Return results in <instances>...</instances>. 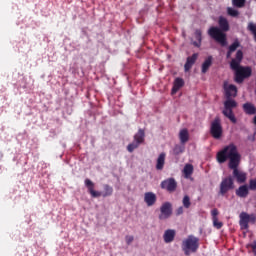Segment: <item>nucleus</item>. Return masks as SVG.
<instances>
[{"label": "nucleus", "mask_w": 256, "mask_h": 256, "mask_svg": "<svg viewBox=\"0 0 256 256\" xmlns=\"http://www.w3.org/2000/svg\"><path fill=\"white\" fill-rule=\"evenodd\" d=\"M231 55H233V52L228 49V51L226 53V59H231Z\"/></svg>", "instance_id": "38"}, {"label": "nucleus", "mask_w": 256, "mask_h": 256, "mask_svg": "<svg viewBox=\"0 0 256 256\" xmlns=\"http://www.w3.org/2000/svg\"><path fill=\"white\" fill-rule=\"evenodd\" d=\"M217 215H219V210L217 208L212 209L211 210L212 220L218 219Z\"/></svg>", "instance_id": "34"}, {"label": "nucleus", "mask_w": 256, "mask_h": 256, "mask_svg": "<svg viewBox=\"0 0 256 256\" xmlns=\"http://www.w3.org/2000/svg\"><path fill=\"white\" fill-rule=\"evenodd\" d=\"M250 247H251L254 255L256 256V240L252 244H250Z\"/></svg>", "instance_id": "36"}, {"label": "nucleus", "mask_w": 256, "mask_h": 256, "mask_svg": "<svg viewBox=\"0 0 256 256\" xmlns=\"http://www.w3.org/2000/svg\"><path fill=\"white\" fill-rule=\"evenodd\" d=\"M245 1L246 0H232V5L241 9L242 7H245Z\"/></svg>", "instance_id": "30"}, {"label": "nucleus", "mask_w": 256, "mask_h": 256, "mask_svg": "<svg viewBox=\"0 0 256 256\" xmlns=\"http://www.w3.org/2000/svg\"><path fill=\"white\" fill-rule=\"evenodd\" d=\"M183 85H185V81L182 78H176L172 88V93H177V91H179Z\"/></svg>", "instance_id": "23"}, {"label": "nucleus", "mask_w": 256, "mask_h": 256, "mask_svg": "<svg viewBox=\"0 0 256 256\" xmlns=\"http://www.w3.org/2000/svg\"><path fill=\"white\" fill-rule=\"evenodd\" d=\"M253 123H254V125H256V116H254V118H253Z\"/></svg>", "instance_id": "39"}, {"label": "nucleus", "mask_w": 256, "mask_h": 256, "mask_svg": "<svg viewBox=\"0 0 256 256\" xmlns=\"http://www.w3.org/2000/svg\"><path fill=\"white\" fill-rule=\"evenodd\" d=\"M173 215V204L171 202H164L160 207V214L158 219L160 221H166Z\"/></svg>", "instance_id": "9"}, {"label": "nucleus", "mask_w": 256, "mask_h": 256, "mask_svg": "<svg viewBox=\"0 0 256 256\" xmlns=\"http://www.w3.org/2000/svg\"><path fill=\"white\" fill-rule=\"evenodd\" d=\"M237 197L245 199L249 195V187L247 185H242L236 190Z\"/></svg>", "instance_id": "18"}, {"label": "nucleus", "mask_w": 256, "mask_h": 256, "mask_svg": "<svg viewBox=\"0 0 256 256\" xmlns=\"http://www.w3.org/2000/svg\"><path fill=\"white\" fill-rule=\"evenodd\" d=\"M179 139H180V143L182 145H185V143H187V141H189V130H187L185 128L180 130Z\"/></svg>", "instance_id": "21"}, {"label": "nucleus", "mask_w": 256, "mask_h": 256, "mask_svg": "<svg viewBox=\"0 0 256 256\" xmlns=\"http://www.w3.org/2000/svg\"><path fill=\"white\" fill-rule=\"evenodd\" d=\"M249 189H250L251 191H256V178L251 179V180L249 181Z\"/></svg>", "instance_id": "33"}, {"label": "nucleus", "mask_w": 256, "mask_h": 256, "mask_svg": "<svg viewBox=\"0 0 256 256\" xmlns=\"http://www.w3.org/2000/svg\"><path fill=\"white\" fill-rule=\"evenodd\" d=\"M213 221V227H215V229H221V227H223V222L219 221V218H214Z\"/></svg>", "instance_id": "32"}, {"label": "nucleus", "mask_w": 256, "mask_h": 256, "mask_svg": "<svg viewBox=\"0 0 256 256\" xmlns=\"http://www.w3.org/2000/svg\"><path fill=\"white\" fill-rule=\"evenodd\" d=\"M176 215H183V206H180V207L176 210Z\"/></svg>", "instance_id": "37"}, {"label": "nucleus", "mask_w": 256, "mask_h": 256, "mask_svg": "<svg viewBox=\"0 0 256 256\" xmlns=\"http://www.w3.org/2000/svg\"><path fill=\"white\" fill-rule=\"evenodd\" d=\"M195 39L198 41V42H193V46L194 47H201V41H203V32L201 31V29H196L195 30Z\"/></svg>", "instance_id": "22"}, {"label": "nucleus", "mask_w": 256, "mask_h": 256, "mask_svg": "<svg viewBox=\"0 0 256 256\" xmlns=\"http://www.w3.org/2000/svg\"><path fill=\"white\" fill-rule=\"evenodd\" d=\"M160 187L168 191V193H174V191H177V181L175 178H168L161 182Z\"/></svg>", "instance_id": "10"}, {"label": "nucleus", "mask_w": 256, "mask_h": 256, "mask_svg": "<svg viewBox=\"0 0 256 256\" xmlns=\"http://www.w3.org/2000/svg\"><path fill=\"white\" fill-rule=\"evenodd\" d=\"M218 25L217 26H212L208 29V35L209 37H211L212 39H214V41H216L217 43H220V45H222V47H225V45H227V31H229L230 26H229V20H227V18L223 17V16H219L218 18Z\"/></svg>", "instance_id": "3"}, {"label": "nucleus", "mask_w": 256, "mask_h": 256, "mask_svg": "<svg viewBox=\"0 0 256 256\" xmlns=\"http://www.w3.org/2000/svg\"><path fill=\"white\" fill-rule=\"evenodd\" d=\"M231 189H235V182L233 181V177L228 176L224 178L220 183L219 195L223 197L227 195Z\"/></svg>", "instance_id": "8"}, {"label": "nucleus", "mask_w": 256, "mask_h": 256, "mask_svg": "<svg viewBox=\"0 0 256 256\" xmlns=\"http://www.w3.org/2000/svg\"><path fill=\"white\" fill-rule=\"evenodd\" d=\"M242 109L246 115H255L256 107L253 103L246 102L243 104Z\"/></svg>", "instance_id": "15"}, {"label": "nucleus", "mask_w": 256, "mask_h": 256, "mask_svg": "<svg viewBox=\"0 0 256 256\" xmlns=\"http://www.w3.org/2000/svg\"><path fill=\"white\" fill-rule=\"evenodd\" d=\"M184 177L189 179L193 175V166L191 164H186L183 169Z\"/></svg>", "instance_id": "25"}, {"label": "nucleus", "mask_w": 256, "mask_h": 256, "mask_svg": "<svg viewBox=\"0 0 256 256\" xmlns=\"http://www.w3.org/2000/svg\"><path fill=\"white\" fill-rule=\"evenodd\" d=\"M211 65H213V56H208L202 63L201 73L205 75V73H207V71H209V69L211 68Z\"/></svg>", "instance_id": "16"}, {"label": "nucleus", "mask_w": 256, "mask_h": 256, "mask_svg": "<svg viewBox=\"0 0 256 256\" xmlns=\"http://www.w3.org/2000/svg\"><path fill=\"white\" fill-rule=\"evenodd\" d=\"M239 219V225L242 231H247V229H249V223L255 225L256 222L255 214H248L247 212H241Z\"/></svg>", "instance_id": "6"}, {"label": "nucleus", "mask_w": 256, "mask_h": 256, "mask_svg": "<svg viewBox=\"0 0 256 256\" xmlns=\"http://www.w3.org/2000/svg\"><path fill=\"white\" fill-rule=\"evenodd\" d=\"M223 89L226 99H231V97H237V86L229 84V82L224 81Z\"/></svg>", "instance_id": "11"}, {"label": "nucleus", "mask_w": 256, "mask_h": 256, "mask_svg": "<svg viewBox=\"0 0 256 256\" xmlns=\"http://www.w3.org/2000/svg\"><path fill=\"white\" fill-rule=\"evenodd\" d=\"M227 13L230 17H239V11L235 10V8L228 7Z\"/></svg>", "instance_id": "29"}, {"label": "nucleus", "mask_w": 256, "mask_h": 256, "mask_svg": "<svg viewBox=\"0 0 256 256\" xmlns=\"http://www.w3.org/2000/svg\"><path fill=\"white\" fill-rule=\"evenodd\" d=\"M198 58H199L198 53H194L192 56L187 57L186 63L184 64L185 73H188V71H191V69L193 68V64L197 62Z\"/></svg>", "instance_id": "12"}, {"label": "nucleus", "mask_w": 256, "mask_h": 256, "mask_svg": "<svg viewBox=\"0 0 256 256\" xmlns=\"http://www.w3.org/2000/svg\"><path fill=\"white\" fill-rule=\"evenodd\" d=\"M134 239L135 238L133 236H129V235H127L125 237V241H126L127 245H131V242L134 241Z\"/></svg>", "instance_id": "35"}, {"label": "nucleus", "mask_w": 256, "mask_h": 256, "mask_svg": "<svg viewBox=\"0 0 256 256\" xmlns=\"http://www.w3.org/2000/svg\"><path fill=\"white\" fill-rule=\"evenodd\" d=\"M182 203L185 209H189V207H191V198H189L188 195L184 196Z\"/></svg>", "instance_id": "31"}, {"label": "nucleus", "mask_w": 256, "mask_h": 256, "mask_svg": "<svg viewBox=\"0 0 256 256\" xmlns=\"http://www.w3.org/2000/svg\"><path fill=\"white\" fill-rule=\"evenodd\" d=\"M140 144H138L137 142H132L130 144H128L127 146V151L129 153H133L135 151V149H137L139 147Z\"/></svg>", "instance_id": "28"}, {"label": "nucleus", "mask_w": 256, "mask_h": 256, "mask_svg": "<svg viewBox=\"0 0 256 256\" xmlns=\"http://www.w3.org/2000/svg\"><path fill=\"white\" fill-rule=\"evenodd\" d=\"M134 142L141 145V143H145V130L139 129L138 132L134 135Z\"/></svg>", "instance_id": "19"}, {"label": "nucleus", "mask_w": 256, "mask_h": 256, "mask_svg": "<svg viewBox=\"0 0 256 256\" xmlns=\"http://www.w3.org/2000/svg\"><path fill=\"white\" fill-rule=\"evenodd\" d=\"M210 135L213 139H221L223 137V126L221 125V118L216 117L210 125Z\"/></svg>", "instance_id": "7"}, {"label": "nucleus", "mask_w": 256, "mask_h": 256, "mask_svg": "<svg viewBox=\"0 0 256 256\" xmlns=\"http://www.w3.org/2000/svg\"><path fill=\"white\" fill-rule=\"evenodd\" d=\"M237 107V102L235 100H231V98H227L224 102V111H233Z\"/></svg>", "instance_id": "20"}, {"label": "nucleus", "mask_w": 256, "mask_h": 256, "mask_svg": "<svg viewBox=\"0 0 256 256\" xmlns=\"http://www.w3.org/2000/svg\"><path fill=\"white\" fill-rule=\"evenodd\" d=\"M222 113L224 117H227V119L231 121V123H237V118L235 117L233 110H223Z\"/></svg>", "instance_id": "24"}, {"label": "nucleus", "mask_w": 256, "mask_h": 256, "mask_svg": "<svg viewBox=\"0 0 256 256\" xmlns=\"http://www.w3.org/2000/svg\"><path fill=\"white\" fill-rule=\"evenodd\" d=\"M241 61H243V50H237L235 58H232L230 62V68L235 71L234 81L236 83H243L245 79L251 77L253 70L249 66H241Z\"/></svg>", "instance_id": "2"}, {"label": "nucleus", "mask_w": 256, "mask_h": 256, "mask_svg": "<svg viewBox=\"0 0 256 256\" xmlns=\"http://www.w3.org/2000/svg\"><path fill=\"white\" fill-rule=\"evenodd\" d=\"M197 249H199V238L190 235L186 240L182 242V250L185 255H191V253H197Z\"/></svg>", "instance_id": "5"}, {"label": "nucleus", "mask_w": 256, "mask_h": 256, "mask_svg": "<svg viewBox=\"0 0 256 256\" xmlns=\"http://www.w3.org/2000/svg\"><path fill=\"white\" fill-rule=\"evenodd\" d=\"M216 159L220 165L228 161V167L233 171V178L236 179L237 183H245V181H247V173L239 170L241 154L237 149V145L230 143L224 146L222 150L217 152Z\"/></svg>", "instance_id": "1"}, {"label": "nucleus", "mask_w": 256, "mask_h": 256, "mask_svg": "<svg viewBox=\"0 0 256 256\" xmlns=\"http://www.w3.org/2000/svg\"><path fill=\"white\" fill-rule=\"evenodd\" d=\"M175 235H177L175 230L167 229L163 234L164 243H173L175 241Z\"/></svg>", "instance_id": "14"}, {"label": "nucleus", "mask_w": 256, "mask_h": 256, "mask_svg": "<svg viewBox=\"0 0 256 256\" xmlns=\"http://www.w3.org/2000/svg\"><path fill=\"white\" fill-rule=\"evenodd\" d=\"M165 157H167L165 152L160 153V155L158 156L156 162L157 171H163V167H165Z\"/></svg>", "instance_id": "17"}, {"label": "nucleus", "mask_w": 256, "mask_h": 256, "mask_svg": "<svg viewBox=\"0 0 256 256\" xmlns=\"http://www.w3.org/2000/svg\"><path fill=\"white\" fill-rule=\"evenodd\" d=\"M183 151H185V146L180 145V144H176L173 148V153L175 155H181V153H183Z\"/></svg>", "instance_id": "27"}, {"label": "nucleus", "mask_w": 256, "mask_h": 256, "mask_svg": "<svg viewBox=\"0 0 256 256\" xmlns=\"http://www.w3.org/2000/svg\"><path fill=\"white\" fill-rule=\"evenodd\" d=\"M144 202L147 207H153L157 203V195L153 192H146L144 194Z\"/></svg>", "instance_id": "13"}, {"label": "nucleus", "mask_w": 256, "mask_h": 256, "mask_svg": "<svg viewBox=\"0 0 256 256\" xmlns=\"http://www.w3.org/2000/svg\"><path fill=\"white\" fill-rule=\"evenodd\" d=\"M241 47V42H239L238 39H236L229 47L228 50L231 51L232 53H235L237 51V48Z\"/></svg>", "instance_id": "26"}, {"label": "nucleus", "mask_w": 256, "mask_h": 256, "mask_svg": "<svg viewBox=\"0 0 256 256\" xmlns=\"http://www.w3.org/2000/svg\"><path fill=\"white\" fill-rule=\"evenodd\" d=\"M84 183L85 187L88 189V193H90L92 197H111V195H113V187L109 184L104 185V193L102 195L101 192L95 191V183H93L91 179L87 178Z\"/></svg>", "instance_id": "4"}]
</instances>
